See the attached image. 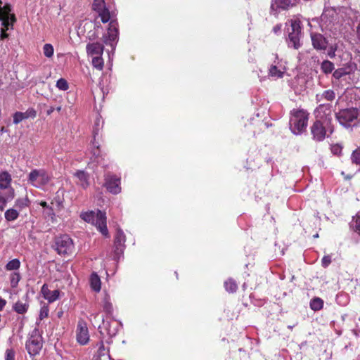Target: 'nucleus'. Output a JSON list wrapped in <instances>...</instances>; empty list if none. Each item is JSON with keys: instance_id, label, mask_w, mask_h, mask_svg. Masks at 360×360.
Returning a JSON list of instances; mask_svg holds the SVG:
<instances>
[{"instance_id": "obj_13", "label": "nucleus", "mask_w": 360, "mask_h": 360, "mask_svg": "<svg viewBox=\"0 0 360 360\" xmlns=\"http://www.w3.org/2000/svg\"><path fill=\"white\" fill-rule=\"evenodd\" d=\"M92 8L98 13V16L101 18V21L103 23L109 21L110 13L105 7V3L104 0H94Z\"/></svg>"}, {"instance_id": "obj_27", "label": "nucleus", "mask_w": 360, "mask_h": 360, "mask_svg": "<svg viewBox=\"0 0 360 360\" xmlns=\"http://www.w3.org/2000/svg\"><path fill=\"white\" fill-rule=\"evenodd\" d=\"M334 69V63L328 60H324L321 64V70L324 74H330Z\"/></svg>"}, {"instance_id": "obj_30", "label": "nucleus", "mask_w": 360, "mask_h": 360, "mask_svg": "<svg viewBox=\"0 0 360 360\" xmlns=\"http://www.w3.org/2000/svg\"><path fill=\"white\" fill-rule=\"evenodd\" d=\"M224 287L227 292H234L238 289V285L234 280L229 278L224 282Z\"/></svg>"}, {"instance_id": "obj_36", "label": "nucleus", "mask_w": 360, "mask_h": 360, "mask_svg": "<svg viewBox=\"0 0 360 360\" xmlns=\"http://www.w3.org/2000/svg\"><path fill=\"white\" fill-rule=\"evenodd\" d=\"M20 280V275L18 272H13L10 275L11 285L15 288Z\"/></svg>"}, {"instance_id": "obj_53", "label": "nucleus", "mask_w": 360, "mask_h": 360, "mask_svg": "<svg viewBox=\"0 0 360 360\" xmlns=\"http://www.w3.org/2000/svg\"><path fill=\"white\" fill-rule=\"evenodd\" d=\"M39 205L43 207L44 208H46V209H49V207H51L50 206L48 205L47 202H45V201H41L39 202Z\"/></svg>"}, {"instance_id": "obj_52", "label": "nucleus", "mask_w": 360, "mask_h": 360, "mask_svg": "<svg viewBox=\"0 0 360 360\" xmlns=\"http://www.w3.org/2000/svg\"><path fill=\"white\" fill-rule=\"evenodd\" d=\"M6 304V301L0 297V310H2Z\"/></svg>"}, {"instance_id": "obj_12", "label": "nucleus", "mask_w": 360, "mask_h": 360, "mask_svg": "<svg viewBox=\"0 0 360 360\" xmlns=\"http://www.w3.org/2000/svg\"><path fill=\"white\" fill-rule=\"evenodd\" d=\"M105 186L107 190L113 194H117L121 191L120 179L115 175L108 174L105 177Z\"/></svg>"}, {"instance_id": "obj_37", "label": "nucleus", "mask_w": 360, "mask_h": 360, "mask_svg": "<svg viewBox=\"0 0 360 360\" xmlns=\"http://www.w3.org/2000/svg\"><path fill=\"white\" fill-rule=\"evenodd\" d=\"M43 52L46 57L51 58L53 55L54 49L51 44H46L43 47Z\"/></svg>"}, {"instance_id": "obj_18", "label": "nucleus", "mask_w": 360, "mask_h": 360, "mask_svg": "<svg viewBox=\"0 0 360 360\" xmlns=\"http://www.w3.org/2000/svg\"><path fill=\"white\" fill-rule=\"evenodd\" d=\"M285 68L279 62L272 64L269 68V77L274 79L282 78L285 73Z\"/></svg>"}, {"instance_id": "obj_1", "label": "nucleus", "mask_w": 360, "mask_h": 360, "mask_svg": "<svg viewBox=\"0 0 360 360\" xmlns=\"http://www.w3.org/2000/svg\"><path fill=\"white\" fill-rule=\"evenodd\" d=\"M80 217L85 221L95 225L97 229L105 236H108V231L106 226L105 213L100 210L96 212L94 211L82 212Z\"/></svg>"}, {"instance_id": "obj_4", "label": "nucleus", "mask_w": 360, "mask_h": 360, "mask_svg": "<svg viewBox=\"0 0 360 360\" xmlns=\"http://www.w3.org/2000/svg\"><path fill=\"white\" fill-rule=\"evenodd\" d=\"M27 181L32 186L41 188L49 183L50 176L44 169H34L29 173Z\"/></svg>"}, {"instance_id": "obj_50", "label": "nucleus", "mask_w": 360, "mask_h": 360, "mask_svg": "<svg viewBox=\"0 0 360 360\" xmlns=\"http://www.w3.org/2000/svg\"><path fill=\"white\" fill-rule=\"evenodd\" d=\"M281 30V25H276L274 27L273 31L275 34H278Z\"/></svg>"}, {"instance_id": "obj_64", "label": "nucleus", "mask_w": 360, "mask_h": 360, "mask_svg": "<svg viewBox=\"0 0 360 360\" xmlns=\"http://www.w3.org/2000/svg\"><path fill=\"white\" fill-rule=\"evenodd\" d=\"M359 320L360 321V318L359 319Z\"/></svg>"}, {"instance_id": "obj_25", "label": "nucleus", "mask_w": 360, "mask_h": 360, "mask_svg": "<svg viewBox=\"0 0 360 360\" xmlns=\"http://www.w3.org/2000/svg\"><path fill=\"white\" fill-rule=\"evenodd\" d=\"M90 285L92 290L96 292H99L101 288V282L100 277L96 273H92L90 276Z\"/></svg>"}, {"instance_id": "obj_6", "label": "nucleus", "mask_w": 360, "mask_h": 360, "mask_svg": "<svg viewBox=\"0 0 360 360\" xmlns=\"http://www.w3.org/2000/svg\"><path fill=\"white\" fill-rule=\"evenodd\" d=\"M42 347V339L37 329H34L26 342L28 353L34 356L40 352Z\"/></svg>"}, {"instance_id": "obj_60", "label": "nucleus", "mask_w": 360, "mask_h": 360, "mask_svg": "<svg viewBox=\"0 0 360 360\" xmlns=\"http://www.w3.org/2000/svg\"><path fill=\"white\" fill-rule=\"evenodd\" d=\"M104 349V346L103 344H101V346L100 347L99 349Z\"/></svg>"}, {"instance_id": "obj_33", "label": "nucleus", "mask_w": 360, "mask_h": 360, "mask_svg": "<svg viewBox=\"0 0 360 360\" xmlns=\"http://www.w3.org/2000/svg\"><path fill=\"white\" fill-rule=\"evenodd\" d=\"M323 301L319 297H315L310 302V307L314 311H318L323 308Z\"/></svg>"}, {"instance_id": "obj_31", "label": "nucleus", "mask_w": 360, "mask_h": 360, "mask_svg": "<svg viewBox=\"0 0 360 360\" xmlns=\"http://www.w3.org/2000/svg\"><path fill=\"white\" fill-rule=\"evenodd\" d=\"M15 311L18 314H25L28 309V304L26 303H23L21 301H18L13 307Z\"/></svg>"}, {"instance_id": "obj_55", "label": "nucleus", "mask_w": 360, "mask_h": 360, "mask_svg": "<svg viewBox=\"0 0 360 360\" xmlns=\"http://www.w3.org/2000/svg\"><path fill=\"white\" fill-rule=\"evenodd\" d=\"M356 35L358 39L360 41V23L356 27Z\"/></svg>"}, {"instance_id": "obj_51", "label": "nucleus", "mask_w": 360, "mask_h": 360, "mask_svg": "<svg viewBox=\"0 0 360 360\" xmlns=\"http://www.w3.org/2000/svg\"><path fill=\"white\" fill-rule=\"evenodd\" d=\"M47 316H48V309H41V313H40L41 319H43L44 317H46Z\"/></svg>"}, {"instance_id": "obj_7", "label": "nucleus", "mask_w": 360, "mask_h": 360, "mask_svg": "<svg viewBox=\"0 0 360 360\" xmlns=\"http://www.w3.org/2000/svg\"><path fill=\"white\" fill-rule=\"evenodd\" d=\"M55 246L57 252L61 255H70L74 250L73 241L68 235L57 238Z\"/></svg>"}, {"instance_id": "obj_44", "label": "nucleus", "mask_w": 360, "mask_h": 360, "mask_svg": "<svg viewBox=\"0 0 360 360\" xmlns=\"http://www.w3.org/2000/svg\"><path fill=\"white\" fill-rule=\"evenodd\" d=\"M354 227L356 231L360 234V212L356 216Z\"/></svg>"}, {"instance_id": "obj_15", "label": "nucleus", "mask_w": 360, "mask_h": 360, "mask_svg": "<svg viewBox=\"0 0 360 360\" xmlns=\"http://www.w3.org/2000/svg\"><path fill=\"white\" fill-rule=\"evenodd\" d=\"M125 236L121 229H118L116 232L115 238V254L117 259L123 253L124 249Z\"/></svg>"}, {"instance_id": "obj_10", "label": "nucleus", "mask_w": 360, "mask_h": 360, "mask_svg": "<svg viewBox=\"0 0 360 360\" xmlns=\"http://www.w3.org/2000/svg\"><path fill=\"white\" fill-rule=\"evenodd\" d=\"M77 341L80 345H86L89 340V330L86 323L81 320L78 322L76 330Z\"/></svg>"}, {"instance_id": "obj_17", "label": "nucleus", "mask_w": 360, "mask_h": 360, "mask_svg": "<svg viewBox=\"0 0 360 360\" xmlns=\"http://www.w3.org/2000/svg\"><path fill=\"white\" fill-rule=\"evenodd\" d=\"M311 39L313 47L316 50H326L328 45L327 39L321 34L311 33Z\"/></svg>"}, {"instance_id": "obj_47", "label": "nucleus", "mask_w": 360, "mask_h": 360, "mask_svg": "<svg viewBox=\"0 0 360 360\" xmlns=\"http://www.w3.org/2000/svg\"><path fill=\"white\" fill-rule=\"evenodd\" d=\"M6 30H5L4 28H1L0 34L1 39H4L8 37V34L6 32Z\"/></svg>"}, {"instance_id": "obj_57", "label": "nucleus", "mask_w": 360, "mask_h": 360, "mask_svg": "<svg viewBox=\"0 0 360 360\" xmlns=\"http://www.w3.org/2000/svg\"><path fill=\"white\" fill-rule=\"evenodd\" d=\"M5 131H6L5 128H4V127H1V130H0V132H1V133H4V132H5Z\"/></svg>"}, {"instance_id": "obj_24", "label": "nucleus", "mask_w": 360, "mask_h": 360, "mask_svg": "<svg viewBox=\"0 0 360 360\" xmlns=\"http://www.w3.org/2000/svg\"><path fill=\"white\" fill-rule=\"evenodd\" d=\"M335 98V94L333 90L328 89L326 91H324L321 94H318L316 96V99L317 102H321L323 99L328 101H332Z\"/></svg>"}, {"instance_id": "obj_43", "label": "nucleus", "mask_w": 360, "mask_h": 360, "mask_svg": "<svg viewBox=\"0 0 360 360\" xmlns=\"http://www.w3.org/2000/svg\"><path fill=\"white\" fill-rule=\"evenodd\" d=\"M5 360H15V353L12 349H6Z\"/></svg>"}, {"instance_id": "obj_54", "label": "nucleus", "mask_w": 360, "mask_h": 360, "mask_svg": "<svg viewBox=\"0 0 360 360\" xmlns=\"http://www.w3.org/2000/svg\"><path fill=\"white\" fill-rule=\"evenodd\" d=\"M335 49H331L330 51H328V55L330 58L335 57Z\"/></svg>"}, {"instance_id": "obj_40", "label": "nucleus", "mask_w": 360, "mask_h": 360, "mask_svg": "<svg viewBox=\"0 0 360 360\" xmlns=\"http://www.w3.org/2000/svg\"><path fill=\"white\" fill-rule=\"evenodd\" d=\"M13 123L18 124L22 120H25V115L22 112H16L13 114Z\"/></svg>"}, {"instance_id": "obj_56", "label": "nucleus", "mask_w": 360, "mask_h": 360, "mask_svg": "<svg viewBox=\"0 0 360 360\" xmlns=\"http://www.w3.org/2000/svg\"><path fill=\"white\" fill-rule=\"evenodd\" d=\"M55 108H53V107H51L48 110H47V114L48 115H51L53 111H54Z\"/></svg>"}, {"instance_id": "obj_14", "label": "nucleus", "mask_w": 360, "mask_h": 360, "mask_svg": "<svg viewBox=\"0 0 360 360\" xmlns=\"http://www.w3.org/2000/svg\"><path fill=\"white\" fill-rule=\"evenodd\" d=\"M331 107L332 105L329 103L320 104L314 111L316 120H329L331 121Z\"/></svg>"}, {"instance_id": "obj_49", "label": "nucleus", "mask_w": 360, "mask_h": 360, "mask_svg": "<svg viewBox=\"0 0 360 360\" xmlns=\"http://www.w3.org/2000/svg\"><path fill=\"white\" fill-rule=\"evenodd\" d=\"M11 8V6L9 4H5L3 6V2L1 0H0V11H4V10H8V8Z\"/></svg>"}, {"instance_id": "obj_21", "label": "nucleus", "mask_w": 360, "mask_h": 360, "mask_svg": "<svg viewBox=\"0 0 360 360\" xmlns=\"http://www.w3.org/2000/svg\"><path fill=\"white\" fill-rule=\"evenodd\" d=\"M12 178L11 174L6 172H1L0 173V190H8V193H10V188H13L11 186Z\"/></svg>"}, {"instance_id": "obj_8", "label": "nucleus", "mask_w": 360, "mask_h": 360, "mask_svg": "<svg viewBox=\"0 0 360 360\" xmlns=\"http://www.w3.org/2000/svg\"><path fill=\"white\" fill-rule=\"evenodd\" d=\"M357 117L358 110L356 108H346L336 113L337 120L345 127H350Z\"/></svg>"}, {"instance_id": "obj_34", "label": "nucleus", "mask_w": 360, "mask_h": 360, "mask_svg": "<svg viewBox=\"0 0 360 360\" xmlns=\"http://www.w3.org/2000/svg\"><path fill=\"white\" fill-rule=\"evenodd\" d=\"M20 266V262L18 259H13L9 261L5 268L7 271H15L18 270Z\"/></svg>"}, {"instance_id": "obj_5", "label": "nucleus", "mask_w": 360, "mask_h": 360, "mask_svg": "<svg viewBox=\"0 0 360 360\" xmlns=\"http://www.w3.org/2000/svg\"><path fill=\"white\" fill-rule=\"evenodd\" d=\"M301 35L300 21L297 20H291V31H289L287 39L288 46L295 49L300 48L302 46L300 42Z\"/></svg>"}, {"instance_id": "obj_9", "label": "nucleus", "mask_w": 360, "mask_h": 360, "mask_svg": "<svg viewBox=\"0 0 360 360\" xmlns=\"http://www.w3.org/2000/svg\"><path fill=\"white\" fill-rule=\"evenodd\" d=\"M118 41V28L117 24L115 21H112L109 24V28L107 34L103 36V42L106 45H110L112 50L114 51L115 45Z\"/></svg>"}, {"instance_id": "obj_38", "label": "nucleus", "mask_w": 360, "mask_h": 360, "mask_svg": "<svg viewBox=\"0 0 360 360\" xmlns=\"http://www.w3.org/2000/svg\"><path fill=\"white\" fill-rule=\"evenodd\" d=\"M56 87L61 91H67L69 89V84L66 79H59L56 82Z\"/></svg>"}, {"instance_id": "obj_46", "label": "nucleus", "mask_w": 360, "mask_h": 360, "mask_svg": "<svg viewBox=\"0 0 360 360\" xmlns=\"http://www.w3.org/2000/svg\"><path fill=\"white\" fill-rule=\"evenodd\" d=\"M98 135V132H96L95 130L94 131V141L92 142V145L94 148L96 149L99 148V146L98 143L96 141V136Z\"/></svg>"}, {"instance_id": "obj_23", "label": "nucleus", "mask_w": 360, "mask_h": 360, "mask_svg": "<svg viewBox=\"0 0 360 360\" xmlns=\"http://www.w3.org/2000/svg\"><path fill=\"white\" fill-rule=\"evenodd\" d=\"M292 4L291 0H272L271 2V8L273 10L277 9H288L289 7L292 6Z\"/></svg>"}, {"instance_id": "obj_32", "label": "nucleus", "mask_w": 360, "mask_h": 360, "mask_svg": "<svg viewBox=\"0 0 360 360\" xmlns=\"http://www.w3.org/2000/svg\"><path fill=\"white\" fill-rule=\"evenodd\" d=\"M30 201L27 197L18 198L15 202L14 207L19 210H22V209L28 207Z\"/></svg>"}, {"instance_id": "obj_3", "label": "nucleus", "mask_w": 360, "mask_h": 360, "mask_svg": "<svg viewBox=\"0 0 360 360\" xmlns=\"http://www.w3.org/2000/svg\"><path fill=\"white\" fill-rule=\"evenodd\" d=\"M333 132V126L329 120H316L311 127V133L313 139L316 141H322L326 136Z\"/></svg>"}, {"instance_id": "obj_61", "label": "nucleus", "mask_w": 360, "mask_h": 360, "mask_svg": "<svg viewBox=\"0 0 360 360\" xmlns=\"http://www.w3.org/2000/svg\"><path fill=\"white\" fill-rule=\"evenodd\" d=\"M318 237H319L318 233H316V234H315V235L314 236V238H318Z\"/></svg>"}, {"instance_id": "obj_63", "label": "nucleus", "mask_w": 360, "mask_h": 360, "mask_svg": "<svg viewBox=\"0 0 360 360\" xmlns=\"http://www.w3.org/2000/svg\"><path fill=\"white\" fill-rule=\"evenodd\" d=\"M288 328H290V329H292V326H288Z\"/></svg>"}, {"instance_id": "obj_58", "label": "nucleus", "mask_w": 360, "mask_h": 360, "mask_svg": "<svg viewBox=\"0 0 360 360\" xmlns=\"http://www.w3.org/2000/svg\"><path fill=\"white\" fill-rule=\"evenodd\" d=\"M58 112H60L61 110V106H58L56 109Z\"/></svg>"}, {"instance_id": "obj_39", "label": "nucleus", "mask_w": 360, "mask_h": 360, "mask_svg": "<svg viewBox=\"0 0 360 360\" xmlns=\"http://www.w3.org/2000/svg\"><path fill=\"white\" fill-rule=\"evenodd\" d=\"M352 162L360 165V148L353 151L351 155Z\"/></svg>"}, {"instance_id": "obj_26", "label": "nucleus", "mask_w": 360, "mask_h": 360, "mask_svg": "<svg viewBox=\"0 0 360 360\" xmlns=\"http://www.w3.org/2000/svg\"><path fill=\"white\" fill-rule=\"evenodd\" d=\"M15 196L13 188H10V193H7L6 196L0 195V211L2 212L6 206L7 202L12 200Z\"/></svg>"}, {"instance_id": "obj_62", "label": "nucleus", "mask_w": 360, "mask_h": 360, "mask_svg": "<svg viewBox=\"0 0 360 360\" xmlns=\"http://www.w3.org/2000/svg\"><path fill=\"white\" fill-rule=\"evenodd\" d=\"M94 155H99V153H96V152H94Z\"/></svg>"}, {"instance_id": "obj_11", "label": "nucleus", "mask_w": 360, "mask_h": 360, "mask_svg": "<svg viewBox=\"0 0 360 360\" xmlns=\"http://www.w3.org/2000/svg\"><path fill=\"white\" fill-rule=\"evenodd\" d=\"M357 69V65L354 63H347L343 67L334 70L333 73V78L340 80L345 76L350 75L354 73Z\"/></svg>"}, {"instance_id": "obj_2", "label": "nucleus", "mask_w": 360, "mask_h": 360, "mask_svg": "<svg viewBox=\"0 0 360 360\" xmlns=\"http://www.w3.org/2000/svg\"><path fill=\"white\" fill-rule=\"evenodd\" d=\"M309 114L303 110H293L290 119V129L295 134H301L306 130Z\"/></svg>"}, {"instance_id": "obj_29", "label": "nucleus", "mask_w": 360, "mask_h": 360, "mask_svg": "<svg viewBox=\"0 0 360 360\" xmlns=\"http://www.w3.org/2000/svg\"><path fill=\"white\" fill-rule=\"evenodd\" d=\"M4 217L8 221H14L19 217V212L17 209L11 208L5 212Z\"/></svg>"}, {"instance_id": "obj_35", "label": "nucleus", "mask_w": 360, "mask_h": 360, "mask_svg": "<svg viewBox=\"0 0 360 360\" xmlns=\"http://www.w3.org/2000/svg\"><path fill=\"white\" fill-rule=\"evenodd\" d=\"M103 64L104 63L101 56H93L92 65L95 68L101 70L103 68Z\"/></svg>"}, {"instance_id": "obj_19", "label": "nucleus", "mask_w": 360, "mask_h": 360, "mask_svg": "<svg viewBox=\"0 0 360 360\" xmlns=\"http://www.w3.org/2000/svg\"><path fill=\"white\" fill-rule=\"evenodd\" d=\"M41 292L44 298L49 303L55 302L60 296V291L58 290H50L46 284L42 285Z\"/></svg>"}, {"instance_id": "obj_28", "label": "nucleus", "mask_w": 360, "mask_h": 360, "mask_svg": "<svg viewBox=\"0 0 360 360\" xmlns=\"http://www.w3.org/2000/svg\"><path fill=\"white\" fill-rule=\"evenodd\" d=\"M103 310L108 314H112L113 308L112 304L110 301L108 295H105L102 301Z\"/></svg>"}, {"instance_id": "obj_41", "label": "nucleus", "mask_w": 360, "mask_h": 360, "mask_svg": "<svg viewBox=\"0 0 360 360\" xmlns=\"http://www.w3.org/2000/svg\"><path fill=\"white\" fill-rule=\"evenodd\" d=\"M23 114L25 119L34 118L37 116V112L32 108L27 109L25 112H23Z\"/></svg>"}, {"instance_id": "obj_16", "label": "nucleus", "mask_w": 360, "mask_h": 360, "mask_svg": "<svg viewBox=\"0 0 360 360\" xmlns=\"http://www.w3.org/2000/svg\"><path fill=\"white\" fill-rule=\"evenodd\" d=\"M11 8L7 10L0 11V21H1L2 28L8 30L10 27H13V23L15 22V17L14 14H11L10 12Z\"/></svg>"}, {"instance_id": "obj_22", "label": "nucleus", "mask_w": 360, "mask_h": 360, "mask_svg": "<svg viewBox=\"0 0 360 360\" xmlns=\"http://www.w3.org/2000/svg\"><path fill=\"white\" fill-rule=\"evenodd\" d=\"M75 176L77 179L76 184L83 188L89 186V175L83 170H78L75 173Z\"/></svg>"}, {"instance_id": "obj_45", "label": "nucleus", "mask_w": 360, "mask_h": 360, "mask_svg": "<svg viewBox=\"0 0 360 360\" xmlns=\"http://www.w3.org/2000/svg\"><path fill=\"white\" fill-rule=\"evenodd\" d=\"M331 151L333 154L338 155L342 151V146L338 144L334 145L331 148Z\"/></svg>"}, {"instance_id": "obj_42", "label": "nucleus", "mask_w": 360, "mask_h": 360, "mask_svg": "<svg viewBox=\"0 0 360 360\" xmlns=\"http://www.w3.org/2000/svg\"><path fill=\"white\" fill-rule=\"evenodd\" d=\"M331 263V256L326 255L322 258L321 264L322 266L326 268Z\"/></svg>"}, {"instance_id": "obj_59", "label": "nucleus", "mask_w": 360, "mask_h": 360, "mask_svg": "<svg viewBox=\"0 0 360 360\" xmlns=\"http://www.w3.org/2000/svg\"><path fill=\"white\" fill-rule=\"evenodd\" d=\"M99 122H100V120H99V119H97L96 124L98 125V124H99Z\"/></svg>"}, {"instance_id": "obj_20", "label": "nucleus", "mask_w": 360, "mask_h": 360, "mask_svg": "<svg viewBox=\"0 0 360 360\" xmlns=\"http://www.w3.org/2000/svg\"><path fill=\"white\" fill-rule=\"evenodd\" d=\"M86 49L88 56H102L104 46L99 42L89 43L86 45Z\"/></svg>"}, {"instance_id": "obj_48", "label": "nucleus", "mask_w": 360, "mask_h": 360, "mask_svg": "<svg viewBox=\"0 0 360 360\" xmlns=\"http://www.w3.org/2000/svg\"><path fill=\"white\" fill-rule=\"evenodd\" d=\"M46 214L49 216H50L51 217V219H53L55 217V213L53 212V208L51 207H49V209L47 210Z\"/></svg>"}]
</instances>
